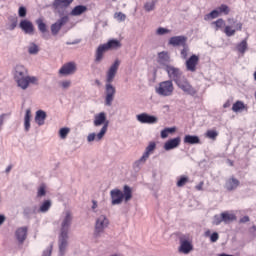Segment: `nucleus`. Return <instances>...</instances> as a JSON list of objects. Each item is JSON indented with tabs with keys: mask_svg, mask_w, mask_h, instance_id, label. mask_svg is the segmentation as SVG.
<instances>
[{
	"mask_svg": "<svg viewBox=\"0 0 256 256\" xmlns=\"http://www.w3.org/2000/svg\"><path fill=\"white\" fill-rule=\"evenodd\" d=\"M121 46V41L115 39L109 40L107 43L98 46L95 54V62L101 63V61H103V55H105L106 51L121 49Z\"/></svg>",
	"mask_w": 256,
	"mask_h": 256,
	"instance_id": "obj_4",
	"label": "nucleus"
},
{
	"mask_svg": "<svg viewBox=\"0 0 256 256\" xmlns=\"http://www.w3.org/2000/svg\"><path fill=\"white\" fill-rule=\"evenodd\" d=\"M248 107L247 105L241 101V100H237L233 105H232V111L233 113H241L243 111H248Z\"/></svg>",
	"mask_w": 256,
	"mask_h": 256,
	"instance_id": "obj_22",
	"label": "nucleus"
},
{
	"mask_svg": "<svg viewBox=\"0 0 256 256\" xmlns=\"http://www.w3.org/2000/svg\"><path fill=\"white\" fill-rule=\"evenodd\" d=\"M42 256H51V250L44 251Z\"/></svg>",
	"mask_w": 256,
	"mask_h": 256,
	"instance_id": "obj_58",
	"label": "nucleus"
},
{
	"mask_svg": "<svg viewBox=\"0 0 256 256\" xmlns=\"http://www.w3.org/2000/svg\"><path fill=\"white\" fill-rule=\"evenodd\" d=\"M96 85H101V82L99 80H95Z\"/></svg>",
	"mask_w": 256,
	"mask_h": 256,
	"instance_id": "obj_63",
	"label": "nucleus"
},
{
	"mask_svg": "<svg viewBox=\"0 0 256 256\" xmlns=\"http://www.w3.org/2000/svg\"><path fill=\"white\" fill-rule=\"evenodd\" d=\"M47 195V190L45 184L40 185L37 191V197H45Z\"/></svg>",
	"mask_w": 256,
	"mask_h": 256,
	"instance_id": "obj_41",
	"label": "nucleus"
},
{
	"mask_svg": "<svg viewBox=\"0 0 256 256\" xmlns=\"http://www.w3.org/2000/svg\"><path fill=\"white\" fill-rule=\"evenodd\" d=\"M144 9L145 11H153L155 9V3L153 2H147L145 5H144Z\"/></svg>",
	"mask_w": 256,
	"mask_h": 256,
	"instance_id": "obj_47",
	"label": "nucleus"
},
{
	"mask_svg": "<svg viewBox=\"0 0 256 256\" xmlns=\"http://www.w3.org/2000/svg\"><path fill=\"white\" fill-rule=\"evenodd\" d=\"M176 85L179 87V89H182L184 93H187V95H195V93H197L195 88H193V86L189 83V81H187V78L185 77L177 82Z\"/></svg>",
	"mask_w": 256,
	"mask_h": 256,
	"instance_id": "obj_7",
	"label": "nucleus"
},
{
	"mask_svg": "<svg viewBox=\"0 0 256 256\" xmlns=\"http://www.w3.org/2000/svg\"><path fill=\"white\" fill-rule=\"evenodd\" d=\"M61 87L63 89H69V87H71V81L66 80V81L61 82Z\"/></svg>",
	"mask_w": 256,
	"mask_h": 256,
	"instance_id": "obj_52",
	"label": "nucleus"
},
{
	"mask_svg": "<svg viewBox=\"0 0 256 256\" xmlns=\"http://www.w3.org/2000/svg\"><path fill=\"white\" fill-rule=\"evenodd\" d=\"M212 25L215 26V31H219V29H223V27H225V20H223V18H219L218 20L212 22Z\"/></svg>",
	"mask_w": 256,
	"mask_h": 256,
	"instance_id": "obj_35",
	"label": "nucleus"
},
{
	"mask_svg": "<svg viewBox=\"0 0 256 256\" xmlns=\"http://www.w3.org/2000/svg\"><path fill=\"white\" fill-rule=\"evenodd\" d=\"M182 47H183V49L180 52L181 58L182 59H187V57L189 55V46L186 44Z\"/></svg>",
	"mask_w": 256,
	"mask_h": 256,
	"instance_id": "obj_43",
	"label": "nucleus"
},
{
	"mask_svg": "<svg viewBox=\"0 0 256 256\" xmlns=\"http://www.w3.org/2000/svg\"><path fill=\"white\" fill-rule=\"evenodd\" d=\"M189 183V177L187 176H180L177 181V187H185Z\"/></svg>",
	"mask_w": 256,
	"mask_h": 256,
	"instance_id": "obj_37",
	"label": "nucleus"
},
{
	"mask_svg": "<svg viewBox=\"0 0 256 256\" xmlns=\"http://www.w3.org/2000/svg\"><path fill=\"white\" fill-rule=\"evenodd\" d=\"M137 121L142 124H147V125H154V123H157L159 119L156 116L149 115L147 113H141L136 116Z\"/></svg>",
	"mask_w": 256,
	"mask_h": 256,
	"instance_id": "obj_9",
	"label": "nucleus"
},
{
	"mask_svg": "<svg viewBox=\"0 0 256 256\" xmlns=\"http://www.w3.org/2000/svg\"><path fill=\"white\" fill-rule=\"evenodd\" d=\"M119 65H121V61L115 60L106 73L105 105H107V107L113 105V99H115V93H117V90L111 83H113V79H115L117 71H119Z\"/></svg>",
	"mask_w": 256,
	"mask_h": 256,
	"instance_id": "obj_1",
	"label": "nucleus"
},
{
	"mask_svg": "<svg viewBox=\"0 0 256 256\" xmlns=\"http://www.w3.org/2000/svg\"><path fill=\"white\" fill-rule=\"evenodd\" d=\"M75 71H77V64H75V62H68L60 68L59 73L60 75L67 76V75H73Z\"/></svg>",
	"mask_w": 256,
	"mask_h": 256,
	"instance_id": "obj_14",
	"label": "nucleus"
},
{
	"mask_svg": "<svg viewBox=\"0 0 256 256\" xmlns=\"http://www.w3.org/2000/svg\"><path fill=\"white\" fill-rule=\"evenodd\" d=\"M203 185H205V183L202 181L198 185H196L195 189L197 191H203Z\"/></svg>",
	"mask_w": 256,
	"mask_h": 256,
	"instance_id": "obj_55",
	"label": "nucleus"
},
{
	"mask_svg": "<svg viewBox=\"0 0 256 256\" xmlns=\"http://www.w3.org/2000/svg\"><path fill=\"white\" fill-rule=\"evenodd\" d=\"M67 238H68V234H66V236H63V233L60 234L59 249H60L61 255H64L65 249H67Z\"/></svg>",
	"mask_w": 256,
	"mask_h": 256,
	"instance_id": "obj_28",
	"label": "nucleus"
},
{
	"mask_svg": "<svg viewBox=\"0 0 256 256\" xmlns=\"http://www.w3.org/2000/svg\"><path fill=\"white\" fill-rule=\"evenodd\" d=\"M37 25H38V29L39 31H41V33H46L47 32V25L45 24V22H43V19L39 18L36 21Z\"/></svg>",
	"mask_w": 256,
	"mask_h": 256,
	"instance_id": "obj_38",
	"label": "nucleus"
},
{
	"mask_svg": "<svg viewBox=\"0 0 256 256\" xmlns=\"http://www.w3.org/2000/svg\"><path fill=\"white\" fill-rule=\"evenodd\" d=\"M19 17H26L27 16V8L21 6L18 10Z\"/></svg>",
	"mask_w": 256,
	"mask_h": 256,
	"instance_id": "obj_48",
	"label": "nucleus"
},
{
	"mask_svg": "<svg viewBox=\"0 0 256 256\" xmlns=\"http://www.w3.org/2000/svg\"><path fill=\"white\" fill-rule=\"evenodd\" d=\"M173 91H175V87L171 80L160 82L158 87H156V93L162 97H171V95H173Z\"/></svg>",
	"mask_w": 256,
	"mask_h": 256,
	"instance_id": "obj_5",
	"label": "nucleus"
},
{
	"mask_svg": "<svg viewBox=\"0 0 256 256\" xmlns=\"http://www.w3.org/2000/svg\"><path fill=\"white\" fill-rule=\"evenodd\" d=\"M96 138H97V135L95 133H92L88 135L87 139L89 142H91V141H95Z\"/></svg>",
	"mask_w": 256,
	"mask_h": 256,
	"instance_id": "obj_54",
	"label": "nucleus"
},
{
	"mask_svg": "<svg viewBox=\"0 0 256 256\" xmlns=\"http://www.w3.org/2000/svg\"><path fill=\"white\" fill-rule=\"evenodd\" d=\"M71 131V129L65 127V128H61L59 131V136L61 139H67V135H69V132Z\"/></svg>",
	"mask_w": 256,
	"mask_h": 256,
	"instance_id": "obj_42",
	"label": "nucleus"
},
{
	"mask_svg": "<svg viewBox=\"0 0 256 256\" xmlns=\"http://www.w3.org/2000/svg\"><path fill=\"white\" fill-rule=\"evenodd\" d=\"M243 29V23L239 22L235 25V28L232 26H225L224 33L227 37H233L237 31H242Z\"/></svg>",
	"mask_w": 256,
	"mask_h": 256,
	"instance_id": "obj_20",
	"label": "nucleus"
},
{
	"mask_svg": "<svg viewBox=\"0 0 256 256\" xmlns=\"http://www.w3.org/2000/svg\"><path fill=\"white\" fill-rule=\"evenodd\" d=\"M73 3V0H54L53 7L58 13L63 14L69 5Z\"/></svg>",
	"mask_w": 256,
	"mask_h": 256,
	"instance_id": "obj_11",
	"label": "nucleus"
},
{
	"mask_svg": "<svg viewBox=\"0 0 256 256\" xmlns=\"http://www.w3.org/2000/svg\"><path fill=\"white\" fill-rule=\"evenodd\" d=\"M105 121H107V116L105 115V112H100L99 114H97L94 117L95 127H99V126L103 125V123H107Z\"/></svg>",
	"mask_w": 256,
	"mask_h": 256,
	"instance_id": "obj_27",
	"label": "nucleus"
},
{
	"mask_svg": "<svg viewBox=\"0 0 256 256\" xmlns=\"http://www.w3.org/2000/svg\"><path fill=\"white\" fill-rule=\"evenodd\" d=\"M3 223H5V216L0 215V225H3Z\"/></svg>",
	"mask_w": 256,
	"mask_h": 256,
	"instance_id": "obj_57",
	"label": "nucleus"
},
{
	"mask_svg": "<svg viewBox=\"0 0 256 256\" xmlns=\"http://www.w3.org/2000/svg\"><path fill=\"white\" fill-rule=\"evenodd\" d=\"M200 139L197 136L193 135H186L184 137V143H187L188 145H197L200 143Z\"/></svg>",
	"mask_w": 256,
	"mask_h": 256,
	"instance_id": "obj_29",
	"label": "nucleus"
},
{
	"mask_svg": "<svg viewBox=\"0 0 256 256\" xmlns=\"http://www.w3.org/2000/svg\"><path fill=\"white\" fill-rule=\"evenodd\" d=\"M250 219L249 216H244L240 219V223H249Z\"/></svg>",
	"mask_w": 256,
	"mask_h": 256,
	"instance_id": "obj_56",
	"label": "nucleus"
},
{
	"mask_svg": "<svg viewBox=\"0 0 256 256\" xmlns=\"http://www.w3.org/2000/svg\"><path fill=\"white\" fill-rule=\"evenodd\" d=\"M181 145V137H176L165 142V151H171V149H177Z\"/></svg>",
	"mask_w": 256,
	"mask_h": 256,
	"instance_id": "obj_19",
	"label": "nucleus"
},
{
	"mask_svg": "<svg viewBox=\"0 0 256 256\" xmlns=\"http://www.w3.org/2000/svg\"><path fill=\"white\" fill-rule=\"evenodd\" d=\"M51 209V202L49 200H45L40 206V213H47V211Z\"/></svg>",
	"mask_w": 256,
	"mask_h": 256,
	"instance_id": "obj_36",
	"label": "nucleus"
},
{
	"mask_svg": "<svg viewBox=\"0 0 256 256\" xmlns=\"http://www.w3.org/2000/svg\"><path fill=\"white\" fill-rule=\"evenodd\" d=\"M67 23H69V16H63L62 18L57 20L56 23L51 25L52 35H57L59 31H61V27H63V25H67Z\"/></svg>",
	"mask_w": 256,
	"mask_h": 256,
	"instance_id": "obj_13",
	"label": "nucleus"
},
{
	"mask_svg": "<svg viewBox=\"0 0 256 256\" xmlns=\"http://www.w3.org/2000/svg\"><path fill=\"white\" fill-rule=\"evenodd\" d=\"M247 39L242 40L239 44H237L236 49L238 51V53H241L242 55H244L245 51H247Z\"/></svg>",
	"mask_w": 256,
	"mask_h": 256,
	"instance_id": "obj_32",
	"label": "nucleus"
},
{
	"mask_svg": "<svg viewBox=\"0 0 256 256\" xmlns=\"http://www.w3.org/2000/svg\"><path fill=\"white\" fill-rule=\"evenodd\" d=\"M29 53L30 55H35L37 53H39V47L35 44H33L32 46L29 47Z\"/></svg>",
	"mask_w": 256,
	"mask_h": 256,
	"instance_id": "obj_46",
	"label": "nucleus"
},
{
	"mask_svg": "<svg viewBox=\"0 0 256 256\" xmlns=\"http://www.w3.org/2000/svg\"><path fill=\"white\" fill-rule=\"evenodd\" d=\"M155 149H157V143H155L154 141L149 142L142 157L140 158V161H147V159H149V156L155 153Z\"/></svg>",
	"mask_w": 256,
	"mask_h": 256,
	"instance_id": "obj_18",
	"label": "nucleus"
},
{
	"mask_svg": "<svg viewBox=\"0 0 256 256\" xmlns=\"http://www.w3.org/2000/svg\"><path fill=\"white\" fill-rule=\"evenodd\" d=\"M210 241L212 243H216V241H219V234L217 232L212 233L210 236Z\"/></svg>",
	"mask_w": 256,
	"mask_h": 256,
	"instance_id": "obj_51",
	"label": "nucleus"
},
{
	"mask_svg": "<svg viewBox=\"0 0 256 256\" xmlns=\"http://www.w3.org/2000/svg\"><path fill=\"white\" fill-rule=\"evenodd\" d=\"M176 128L172 127V128H165L164 130L161 131V138L162 139H167V137H169V135L171 133H175Z\"/></svg>",
	"mask_w": 256,
	"mask_h": 256,
	"instance_id": "obj_34",
	"label": "nucleus"
},
{
	"mask_svg": "<svg viewBox=\"0 0 256 256\" xmlns=\"http://www.w3.org/2000/svg\"><path fill=\"white\" fill-rule=\"evenodd\" d=\"M166 73L170 79H173L174 83H179L183 78V72L179 68L173 66H166Z\"/></svg>",
	"mask_w": 256,
	"mask_h": 256,
	"instance_id": "obj_6",
	"label": "nucleus"
},
{
	"mask_svg": "<svg viewBox=\"0 0 256 256\" xmlns=\"http://www.w3.org/2000/svg\"><path fill=\"white\" fill-rule=\"evenodd\" d=\"M11 29H15V25H13Z\"/></svg>",
	"mask_w": 256,
	"mask_h": 256,
	"instance_id": "obj_64",
	"label": "nucleus"
},
{
	"mask_svg": "<svg viewBox=\"0 0 256 256\" xmlns=\"http://www.w3.org/2000/svg\"><path fill=\"white\" fill-rule=\"evenodd\" d=\"M158 63L160 65H165V63H169V54L167 52L158 53Z\"/></svg>",
	"mask_w": 256,
	"mask_h": 256,
	"instance_id": "obj_31",
	"label": "nucleus"
},
{
	"mask_svg": "<svg viewBox=\"0 0 256 256\" xmlns=\"http://www.w3.org/2000/svg\"><path fill=\"white\" fill-rule=\"evenodd\" d=\"M231 21H233L235 23L234 19L228 18V23H231Z\"/></svg>",
	"mask_w": 256,
	"mask_h": 256,
	"instance_id": "obj_62",
	"label": "nucleus"
},
{
	"mask_svg": "<svg viewBox=\"0 0 256 256\" xmlns=\"http://www.w3.org/2000/svg\"><path fill=\"white\" fill-rule=\"evenodd\" d=\"M186 69L191 73H195L197 71V65H199V56L193 54L186 60Z\"/></svg>",
	"mask_w": 256,
	"mask_h": 256,
	"instance_id": "obj_12",
	"label": "nucleus"
},
{
	"mask_svg": "<svg viewBox=\"0 0 256 256\" xmlns=\"http://www.w3.org/2000/svg\"><path fill=\"white\" fill-rule=\"evenodd\" d=\"M231 103H233V99H228L224 104L223 108L228 109V107H231Z\"/></svg>",
	"mask_w": 256,
	"mask_h": 256,
	"instance_id": "obj_53",
	"label": "nucleus"
},
{
	"mask_svg": "<svg viewBox=\"0 0 256 256\" xmlns=\"http://www.w3.org/2000/svg\"><path fill=\"white\" fill-rule=\"evenodd\" d=\"M169 45L173 47H184L187 45V37L185 36H173L169 39Z\"/></svg>",
	"mask_w": 256,
	"mask_h": 256,
	"instance_id": "obj_16",
	"label": "nucleus"
},
{
	"mask_svg": "<svg viewBox=\"0 0 256 256\" xmlns=\"http://www.w3.org/2000/svg\"><path fill=\"white\" fill-rule=\"evenodd\" d=\"M19 27L27 35H33V33L35 31V26H33V22H31L29 20H22L19 24Z\"/></svg>",
	"mask_w": 256,
	"mask_h": 256,
	"instance_id": "obj_17",
	"label": "nucleus"
},
{
	"mask_svg": "<svg viewBox=\"0 0 256 256\" xmlns=\"http://www.w3.org/2000/svg\"><path fill=\"white\" fill-rule=\"evenodd\" d=\"M108 225L109 220L107 219V217H105V215H101L100 217H98L95 225V234L99 235V233H103V231Z\"/></svg>",
	"mask_w": 256,
	"mask_h": 256,
	"instance_id": "obj_10",
	"label": "nucleus"
},
{
	"mask_svg": "<svg viewBox=\"0 0 256 256\" xmlns=\"http://www.w3.org/2000/svg\"><path fill=\"white\" fill-rule=\"evenodd\" d=\"M111 204L112 205H121L123 201L129 203L133 199V190L128 185H124L123 191L120 189H113L110 191Z\"/></svg>",
	"mask_w": 256,
	"mask_h": 256,
	"instance_id": "obj_3",
	"label": "nucleus"
},
{
	"mask_svg": "<svg viewBox=\"0 0 256 256\" xmlns=\"http://www.w3.org/2000/svg\"><path fill=\"white\" fill-rule=\"evenodd\" d=\"M108 127H109V122L104 123L100 132L96 135L97 141H101V139H103V137H105V133H107V128Z\"/></svg>",
	"mask_w": 256,
	"mask_h": 256,
	"instance_id": "obj_33",
	"label": "nucleus"
},
{
	"mask_svg": "<svg viewBox=\"0 0 256 256\" xmlns=\"http://www.w3.org/2000/svg\"><path fill=\"white\" fill-rule=\"evenodd\" d=\"M114 19H117L120 23L125 21V19H127V15H125L122 12H116L114 14Z\"/></svg>",
	"mask_w": 256,
	"mask_h": 256,
	"instance_id": "obj_45",
	"label": "nucleus"
},
{
	"mask_svg": "<svg viewBox=\"0 0 256 256\" xmlns=\"http://www.w3.org/2000/svg\"><path fill=\"white\" fill-rule=\"evenodd\" d=\"M178 251L184 255H189V253L193 251V243L191 240L181 237Z\"/></svg>",
	"mask_w": 256,
	"mask_h": 256,
	"instance_id": "obj_8",
	"label": "nucleus"
},
{
	"mask_svg": "<svg viewBox=\"0 0 256 256\" xmlns=\"http://www.w3.org/2000/svg\"><path fill=\"white\" fill-rule=\"evenodd\" d=\"M11 169H13V166H8L7 168H6V173H9L10 171H11Z\"/></svg>",
	"mask_w": 256,
	"mask_h": 256,
	"instance_id": "obj_59",
	"label": "nucleus"
},
{
	"mask_svg": "<svg viewBox=\"0 0 256 256\" xmlns=\"http://www.w3.org/2000/svg\"><path fill=\"white\" fill-rule=\"evenodd\" d=\"M220 217L223 219V223L229 224L233 223V221H237V216L229 211L222 212Z\"/></svg>",
	"mask_w": 256,
	"mask_h": 256,
	"instance_id": "obj_23",
	"label": "nucleus"
},
{
	"mask_svg": "<svg viewBox=\"0 0 256 256\" xmlns=\"http://www.w3.org/2000/svg\"><path fill=\"white\" fill-rule=\"evenodd\" d=\"M219 15H221V14H219L218 9L213 10L205 16V21H208V19H217V17H219Z\"/></svg>",
	"mask_w": 256,
	"mask_h": 256,
	"instance_id": "obj_40",
	"label": "nucleus"
},
{
	"mask_svg": "<svg viewBox=\"0 0 256 256\" xmlns=\"http://www.w3.org/2000/svg\"><path fill=\"white\" fill-rule=\"evenodd\" d=\"M219 11V14L229 15L231 9H229V6L222 4L220 7L217 8Z\"/></svg>",
	"mask_w": 256,
	"mask_h": 256,
	"instance_id": "obj_39",
	"label": "nucleus"
},
{
	"mask_svg": "<svg viewBox=\"0 0 256 256\" xmlns=\"http://www.w3.org/2000/svg\"><path fill=\"white\" fill-rule=\"evenodd\" d=\"M86 11H87V6L78 5L72 9V11L70 12V15L72 17H79L80 15H83V13H86Z\"/></svg>",
	"mask_w": 256,
	"mask_h": 256,
	"instance_id": "obj_26",
	"label": "nucleus"
},
{
	"mask_svg": "<svg viewBox=\"0 0 256 256\" xmlns=\"http://www.w3.org/2000/svg\"><path fill=\"white\" fill-rule=\"evenodd\" d=\"M165 33H171V30L163 27L157 29V35H165Z\"/></svg>",
	"mask_w": 256,
	"mask_h": 256,
	"instance_id": "obj_49",
	"label": "nucleus"
},
{
	"mask_svg": "<svg viewBox=\"0 0 256 256\" xmlns=\"http://www.w3.org/2000/svg\"><path fill=\"white\" fill-rule=\"evenodd\" d=\"M223 223V218L221 216H214L213 224L214 225H221Z\"/></svg>",
	"mask_w": 256,
	"mask_h": 256,
	"instance_id": "obj_50",
	"label": "nucleus"
},
{
	"mask_svg": "<svg viewBox=\"0 0 256 256\" xmlns=\"http://www.w3.org/2000/svg\"><path fill=\"white\" fill-rule=\"evenodd\" d=\"M16 238L19 243H23L27 239V227H21L16 230Z\"/></svg>",
	"mask_w": 256,
	"mask_h": 256,
	"instance_id": "obj_25",
	"label": "nucleus"
},
{
	"mask_svg": "<svg viewBox=\"0 0 256 256\" xmlns=\"http://www.w3.org/2000/svg\"><path fill=\"white\" fill-rule=\"evenodd\" d=\"M218 135H219V133H217V131H215V130H208L206 132V137H208V139H213V141H215V139H217Z\"/></svg>",
	"mask_w": 256,
	"mask_h": 256,
	"instance_id": "obj_44",
	"label": "nucleus"
},
{
	"mask_svg": "<svg viewBox=\"0 0 256 256\" xmlns=\"http://www.w3.org/2000/svg\"><path fill=\"white\" fill-rule=\"evenodd\" d=\"M219 256H233V255L222 253Z\"/></svg>",
	"mask_w": 256,
	"mask_h": 256,
	"instance_id": "obj_61",
	"label": "nucleus"
},
{
	"mask_svg": "<svg viewBox=\"0 0 256 256\" xmlns=\"http://www.w3.org/2000/svg\"><path fill=\"white\" fill-rule=\"evenodd\" d=\"M24 128L25 131H29L31 129V110L27 109L24 117Z\"/></svg>",
	"mask_w": 256,
	"mask_h": 256,
	"instance_id": "obj_30",
	"label": "nucleus"
},
{
	"mask_svg": "<svg viewBox=\"0 0 256 256\" xmlns=\"http://www.w3.org/2000/svg\"><path fill=\"white\" fill-rule=\"evenodd\" d=\"M240 183L241 182H239V180H237L235 177H231L226 180L225 188L227 189V191H235Z\"/></svg>",
	"mask_w": 256,
	"mask_h": 256,
	"instance_id": "obj_21",
	"label": "nucleus"
},
{
	"mask_svg": "<svg viewBox=\"0 0 256 256\" xmlns=\"http://www.w3.org/2000/svg\"><path fill=\"white\" fill-rule=\"evenodd\" d=\"M45 119H47V113L43 110H38L35 116V123L41 127V125H45Z\"/></svg>",
	"mask_w": 256,
	"mask_h": 256,
	"instance_id": "obj_24",
	"label": "nucleus"
},
{
	"mask_svg": "<svg viewBox=\"0 0 256 256\" xmlns=\"http://www.w3.org/2000/svg\"><path fill=\"white\" fill-rule=\"evenodd\" d=\"M14 79L21 89H27L29 85H37L39 81L35 76H27V69L23 65L15 67Z\"/></svg>",
	"mask_w": 256,
	"mask_h": 256,
	"instance_id": "obj_2",
	"label": "nucleus"
},
{
	"mask_svg": "<svg viewBox=\"0 0 256 256\" xmlns=\"http://www.w3.org/2000/svg\"><path fill=\"white\" fill-rule=\"evenodd\" d=\"M252 230L254 231V235L256 236V226H252Z\"/></svg>",
	"mask_w": 256,
	"mask_h": 256,
	"instance_id": "obj_60",
	"label": "nucleus"
},
{
	"mask_svg": "<svg viewBox=\"0 0 256 256\" xmlns=\"http://www.w3.org/2000/svg\"><path fill=\"white\" fill-rule=\"evenodd\" d=\"M72 220H73V217L71 216V212H66V216L62 222V228H61V233L63 237H67L69 233V225H71Z\"/></svg>",
	"mask_w": 256,
	"mask_h": 256,
	"instance_id": "obj_15",
	"label": "nucleus"
}]
</instances>
